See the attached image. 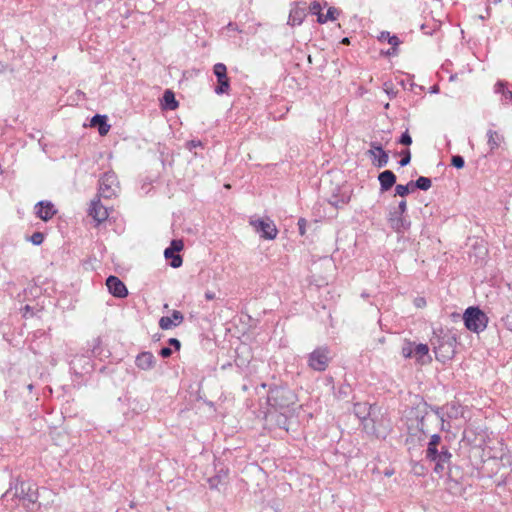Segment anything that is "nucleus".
Segmentation results:
<instances>
[{"instance_id": "1", "label": "nucleus", "mask_w": 512, "mask_h": 512, "mask_svg": "<svg viewBox=\"0 0 512 512\" xmlns=\"http://www.w3.org/2000/svg\"><path fill=\"white\" fill-rule=\"evenodd\" d=\"M3 498L8 502L10 499L14 502L12 506L22 504L29 508L38 500V487L29 481L14 479L10 482L9 489L4 493Z\"/></svg>"}, {"instance_id": "2", "label": "nucleus", "mask_w": 512, "mask_h": 512, "mask_svg": "<svg viewBox=\"0 0 512 512\" xmlns=\"http://www.w3.org/2000/svg\"><path fill=\"white\" fill-rule=\"evenodd\" d=\"M296 401V394L291 389L284 386L271 388L267 397L268 404L282 415H287L291 412Z\"/></svg>"}, {"instance_id": "3", "label": "nucleus", "mask_w": 512, "mask_h": 512, "mask_svg": "<svg viewBox=\"0 0 512 512\" xmlns=\"http://www.w3.org/2000/svg\"><path fill=\"white\" fill-rule=\"evenodd\" d=\"M463 320L466 328L475 333L484 331L488 323L486 314L478 307L467 308Z\"/></svg>"}, {"instance_id": "4", "label": "nucleus", "mask_w": 512, "mask_h": 512, "mask_svg": "<svg viewBox=\"0 0 512 512\" xmlns=\"http://www.w3.org/2000/svg\"><path fill=\"white\" fill-rule=\"evenodd\" d=\"M330 361L331 351L326 346L318 347L308 355V366L314 371H325Z\"/></svg>"}, {"instance_id": "5", "label": "nucleus", "mask_w": 512, "mask_h": 512, "mask_svg": "<svg viewBox=\"0 0 512 512\" xmlns=\"http://www.w3.org/2000/svg\"><path fill=\"white\" fill-rule=\"evenodd\" d=\"M119 183L114 172L105 173L99 181V195L110 199L117 195Z\"/></svg>"}, {"instance_id": "6", "label": "nucleus", "mask_w": 512, "mask_h": 512, "mask_svg": "<svg viewBox=\"0 0 512 512\" xmlns=\"http://www.w3.org/2000/svg\"><path fill=\"white\" fill-rule=\"evenodd\" d=\"M250 225L260 234L261 238L273 240L277 237L278 229L270 219H251Z\"/></svg>"}, {"instance_id": "7", "label": "nucleus", "mask_w": 512, "mask_h": 512, "mask_svg": "<svg viewBox=\"0 0 512 512\" xmlns=\"http://www.w3.org/2000/svg\"><path fill=\"white\" fill-rule=\"evenodd\" d=\"M213 72L217 77L218 85L214 88V92L218 95L226 94L229 91L230 84L227 77V68L223 63H217L213 67Z\"/></svg>"}, {"instance_id": "8", "label": "nucleus", "mask_w": 512, "mask_h": 512, "mask_svg": "<svg viewBox=\"0 0 512 512\" xmlns=\"http://www.w3.org/2000/svg\"><path fill=\"white\" fill-rule=\"evenodd\" d=\"M390 227L398 234H404L410 229L411 222L404 214L390 211L388 217Z\"/></svg>"}, {"instance_id": "9", "label": "nucleus", "mask_w": 512, "mask_h": 512, "mask_svg": "<svg viewBox=\"0 0 512 512\" xmlns=\"http://www.w3.org/2000/svg\"><path fill=\"white\" fill-rule=\"evenodd\" d=\"M373 164L378 168H383L388 164V153L382 148L379 143H371V149L368 151Z\"/></svg>"}, {"instance_id": "10", "label": "nucleus", "mask_w": 512, "mask_h": 512, "mask_svg": "<svg viewBox=\"0 0 512 512\" xmlns=\"http://www.w3.org/2000/svg\"><path fill=\"white\" fill-rule=\"evenodd\" d=\"M106 286L114 297L125 298L128 295L125 284L116 276H109L106 279Z\"/></svg>"}, {"instance_id": "11", "label": "nucleus", "mask_w": 512, "mask_h": 512, "mask_svg": "<svg viewBox=\"0 0 512 512\" xmlns=\"http://www.w3.org/2000/svg\"><path fill=\"white\" fill-rule=\"evenodd\" d=\"M89 215L97 224H100L108 218L109 213L107 208L100 203V200H93L89 208Z\"/></svg>"}, {"instance_id": "12", "label": "nucleus", "mask_w": 512, "mask_h": 512, "mask_svg": "<svg viewBox=\"0 0 512 512\" xmlns=\"http://www.w3.org/2000/svg\"><path fill=\"white\" fill-rule=\"evenodd\" d=\"M183 319V314L178 310H174L171 316H163L160 318L159 327L163 330H169L172 327L180 325Z\"/></svg>"}, {"instance_id": "13", "label": "nucleus", "mask_w": 512, "mask_h": 512, "mask_svg": "<svg viewBox=\"0 0 512 512\" xmlns=\"http://www.w3.org/2000/svg\"><path fill=\"white\" fill-rule=\"evenodd\" d=\"M306 17V7L305 4L300 6L299 4H295L289 13L287 24L290 26H298L301 25Z\"/></svg>"}, {"instance_id": "14", "label": "nucleus", "mask_w": 512, "mask_h": 512, "mask_svg": "<svg viewBox=\"0 0 512 512\" xmlns=\"http://www.w3.org/2000/svg\"><path fill=\"white\" fill-rule=\"evenodd\" d=\"M35 208L37 216L44 221L50 220L56 214V209L50 201H40Z\"/></svg>"}, {"instance_id": "15", "label": "nucleus", "mask_w": 512, "mask_h": 512, "mask_svg": "<svg viewBox=\"0 0 512 512\" xmlns=\"http://www.w3.org/2000/svg\"><path fill=\"white\" fill-rule=\"evenodd\" d=\"M155 363V356L149 351L141 352L137 355L135 360L136 366L145 371L152 369L155 366Z\"/></svg>"}, {"instance_id": "16", "label": "nucleus", "mask_w": 512, "mask_h": 512, "mask_svg": "<svg viewBox=\"0 0 512 512\" xmlns=\"http://www.w3.org/2000/svg\"><path fill=\"white\" fill-rule=\"evenodd\" d=\"M378 181L381 191L385 192L396 183V175L391 170H385L378 175Z\"/></svg>"}, {"instance_id": "17", "label": "nucleus", "mask_w": 512, "mask_h": 512, "mask_svg": "<svg viewBox=\"0 0 512 512\" xmlns=\"http://www.w3.org/2000/svg\"><path fill=\"white\" fill-rule=\"evenodd\" d=\"M91 126L96 127L101 136L106 135L110 130V125L107 123L106 115H95L91 119Z\"/></svg>"}, {"instance_id": "18", "label": "nucleus", "mask_w": 512, "mask_h": 512, "mask_svg": "<svg viewBox=\"0 0 512 512\" xmlns=\"http://www.w3.org/2000/svg\"><path fill=\"white\" fill-rule=\"evenodd\" d=\"M429 347L426 344H415L413 348V357L417 362L424 364L430 361V357L428 355Z\"/></svg>"}, {"instance_id": "19", "label": "nucleus", "mask_w": 512, "mask_h": 512, "mask_svg": "<svg viewBox=\"0 0 512 512\" xmlns=\"http://www.w3.org/2000/svg\"><path fill=\"white\" fill-rule=\"evenodd\" d=\"M504 142V136L495 130L487 131V144L489 146L490 152L498 149L501 144Z\"/></svg>"}, {"instance_id": "20", "label": "nucleus", "mask_w": 512, "mask_h": 512, "mask_svg": "<svg viewBox=\"0 0 512 512\" xmlns=\"http://www.w3.org/2000/svg\"><path fill=\"white\" fill-rule=\"evenodd\" d=\"M495 93L501 94V102L504 105L512 103V91L507 87L506 83L499 81L494 86Z\"/></svg>"}, {"instance_id": "21", "label": "nucleus", "mask_w": 512, "mask_h": 512, "mask_svg": "<svg viewBox=\"0 0 512 512\" xmlns=\"http://www.w3.org/2000/svg\"><path fill=\"white\" fill-rule=\"evenodd\" d=\"M441 441V437L438 434H433L428 443V447L426 450V458L428 460H435V455L438 452L437 446Z\"/></svg>"}, {"instance_id": "22", "label": "nucleus", "mask_w": 512, "mask_h": 512, "mask_svg": "<svg viewBox=\"0 0 512 512\" xmlns=\"http://www.w3.org/2000/svg\"><path fill=\"white\" fill-rule=\"evenodd\" d=\"M162 107L166 110H175L178 107V101L171 90H166L163 94Z\"/></svg>"}, {"instance_id": "23", "label": "nucleus", "mask_w": 512, "mask_h": 512, "mask_svg": "<svg viewBox=\"0 0 512 512\" xmlns=\"http://www.w3.org/2000/svg\"><path fill=\"white\" fill-rule=\"evenodd\" d=\"M434 349L437 358H439V356H442L443 359L450 358V355H452L454 352L453 343L452 341H450V339H448L446 343L440 344L439 346H435Z\"/></svg>"}, {"instance_id": "24", "label": "nucleus", "mask_w": 512, "mask_h": 512, "mask_svg": "<svg viewBox=\"0 0 512 512\" xmlns=\"http://www.w3.org/2000/svg\"><path fill=\"white\" fill-rule=\"evenodd\" d=\"M164 256L166 259H171L170 266L173 268H179L182 265V257L170 250V248H166L164 251Z\"/></svg>"}, {"instance_id": "25", "label": "nucleus", "mask_w": 512, "mask_h": 512, "mask_svg": "<svg viewBox=\"0 0 512 512\" xmlns=\"http://www.w3.org/2000/svg\"><path fill=\"white\" fill-rule=\"evenodd\" d=\"M338 15H339L338 9H336L335 7H330L327 10L326 14H322V13L319 14V16L317 17V22L320 24H324L328 20H331V21L336 20Z\"/></svg>"}, {"instance_id": "26", "label": "nucleus", "mask_w": 512, "mask_h": 512, "mask_svg": "<svg viewBox=\"0 0 512 512\" xmlns=\"http://www.w3.org/2000/svg\"><path fill=\"white\" fill-rule=\"evenodd\" d=\"M410 185L420 190L427 191L431 188L432 181L428 177L420 176L416 181H410Z\"/></svg>"}, {"instance_id": "27", "label": "nucleus", "mask_w": 512, "mask_h": 512, "mask_svg": "<svg viewBox=\"0 0 512 512\" xmlns=\"http://www.w3.org/2000/svg\"><path fill=\"white\" fill-rule=\"evenodd\" d=\"M451 457H452V455L449 452V450L445 447H442L441 451L440 452L438 451L436 453L434 461H438V462L444 463L446 465H449Z\"/></svg>"}, {"instance_id": "28", "label": "nucleus", "mask_w": 512, "mask_h": 512, "mask_svg": "<svg viewBox=\"0 0 512 512\" xmlns=\"http://www.w3.org/2000/svg\"><path fill=\"white\" fill-rule=\"evenodd\" d=\"M414 188L415 187H412V185H410V182L407 185L398 184L395 187V194L404 197L408 195Z\"/></svg>"}, {"instance_id": "29", "label": "nucleus", "mask_w": 512, "mask_h": 512, "mask_svg": "<svg viewBox=\"0 0 512 512\" xmlns=\"http://www.w3.org/2000/svg\"><path fill=\"white\" fill-rule=\"evenodd\" d=\"M415 343L411 341H406L402 347L401 353L404 358H412L413 357V348Z\"/></svg>"}, {"instance_id": "30", "label": "nucleus", "mask_w": 512, "mask_h": 512, "mask_svg": "<svg viewBox=\"0 0 512 512\" xmlns=\"http://www.w3.org/2000/svg\"><path fill=\"white\" fill-rule=\"evenodd\" d=\"M184 247V243L182 240L180 239H174L171 241V244L168 248H170V250L174 251L175 253L177 252H180Z\"/></svg>"}, {"instance_id": "31", "label": "nucleus", "mask_w": 512, "mask_h": 512, "mask_svg": "<svg viewBox=\"0 0 512 512\" xmlns=\"http://www.w3.org/2000/svg\"><path fill=\"white\" fill-rule=\"evenodd\" d=\"M451 164L452 166H454L455 168L457 169H461L464 167L465 165V161H464V158L460 155H455L452 157L451 159Z\"/></svg>"}, {"instance_id": "32", "label": "nucleus", "mask_w": 512, "mask_h": 512, "mask_svg": "<svg viewBox=\"0 0 512 512\" xmlns=\"http://www.w3.org/2000/svg\"><path fill=\"white\" fill-rule=\"evenodd\" d=\"M30 241L34 244V245H40L43 243L44 241V234L41 233V232H34L31 237H30Z\"/></svg>"}, {"instance_id": "33", "label": "nucleus", "mask_w": 512, "mask_h": 512, "mask_svg": "<svg viewBox=\"0 0 512 512\" xmlns=\"http://www.w3.org/2000/svg\"><path fill=\"white\" fill-rule=\"evenodd\" d=\"M387 42L392 46L393 48V54L397 53V47L400 44V40L396 35H391Z\"/></svg>"}, {"instance_id": "34", "label": "nucleus", "mask_w": 512, "mask_h": 512, "mask_svg": "<svg viewBox=\"0 0 512 512\" xmlns=\"http://www.w3.org/2000/svg\"><path fill=\"white\" fill-rule=\"evenodd\" d=\"M399 143H400V144H402V145H406V146L411 145V143H412V138H411V136H410V134H409V132H408V131H405V132L401 135V137H400V139H399Z\"/></svg>"}, {"instance_id": "35", "label": "nucleus", "mask_w": 512, "mask_h": 512, "mask_svg": "<svg viewBox=\"0 0 512 512\" xmlns=\"http://www.w3.org/2000/svg\"><path fill=\"white\" fill-rule=\"evenodd\" d=\"M410 160H411V153L409 150H406L404 153H403V157L402 159L400 160L399 164L401 166H406L410 163Z\"/></svg>"}, {"instance_id": "36", "label": "nucleus", "mask_w": 512, "mask_h": 512, "mask_svg": "<svg viewBox=\"0 0 512 512\" xmlns=\"http://www.w3.org/2000/svg\"><path fill=\"white\" fill-rule=\"evenodd\" d=\"M310 11L317 15V17L319 16V14H321V5L319 2H312L311 5H310Z\"/></svg>"}, {"instance_id": "37", "label": "nucleus", "mask_w": 512, "mask_h": 512, "mask_svg": "<svg viewBox=\"0 0 512 512\" xmlns=\"http://www.w3.org/2000/svg\"><path fill=\"white\" fill-rule=\"evenodd\" d=\"M407 210V203L405 200H401L398 204V207L395 208L393 211L397 212L398 214H405Z\"/></svg>"}, {"instance_id": "38", "label": "nucleus", "mask_w": 512, "mask_h": 512, "mask_svg": "<svg viewBox=\"0 0 512 512\" xmlns=\"http://www.w3.org/2000/svg\"><path fill=\"white\" fill-rule=\"evenodd\" d=\"M502 320L506 328L512 331V311L509 312L505 317H503Z\"/></svg>"}, {"instance_id": "39", "label": "nucleus", "mask_w": 512, "mask_h": 512, "mask_svg": "<svg viewBox=\"0 0 512 512\" xmlns=\"http://www.w3.org/2000/svg\"><path fill=\"white\" fill-rule=\"evenodd\" d=\"M186 147H187V149L192 151L193 149H195L197 147H202V142L200 140H191V141L187 142Z\"/></svg>"}, {"instance_id": "40", "label": "nucleus", "mask_w": 512, "mask_h": 512, "mask_svg": "<svg viewBox=\"0 0 512 512\" xmlns=\"http://www.w3.org/2000/svg\"><path fill=\"white\" fill-rule=\"evenodd\" d=\"M435 462H436V465H435L434 471H435V473L441 475L445 471V469L447 468L448 465L438 462V461H435Z\"/></svg>"}, {"instance_id": "41", "label": "nucleus", "mask_w": 512, "mask_h": 512, "mask_svg": "<svg viewBox=\"0 0 512 512\" xmlns=\"http://www.w3.org/2000/svg\"><path fill=\"white\" fill-rule=\"evenodd\" d=\"M159 354L163 357V358H168L171 356L172 354V350L169 348V347H163Z\"/></svg>"}, {"instance_id": "42", "label": "nucleus", "mask_w": 512, "mask_h": 512, "mask_svg": "<svg viewBox=\"0 0 512 512\" xmlns=\"http://www.w3.org/2000/svg\"><path fill=\"white\" fill-rule=\"evenodd\" d=\"M168 342H169V344L171 346H174L176 350L180 349L181 344H180V341L178 339L170 338Z\"/></svg>"}, {"instance_id": "43", "label": "nucleus", "mask_w": 512, "mask_h": 512, "mask_svg": "<svg viewBox=\"0 0 512 512\" xmlns=\"http://www.w3.org/2000/svg\"><path fill=\"white\" fill-rule=\"evenodd\" d=\"M390 36H391L390 32H388V31H382V32L380 33V35H379L378 39H379L380 41H385V40H388Z\"/></svg>"}, {"instance_id": "44", "label": "nucleus", "mask_w": 512, "mask_h": 512, "mask_svg": "<svg viewBox=\"0 0 512 512\" xmlns=\"http://www.w3.org/2000/svg\"><path fill=\"white\" fill-rule=\"evenodd\" d=\"M205 298H206V300H209V301L213 300V299H215V293L212 291H206Z\"/></svg>"}, {"instance_id": "45", "label": "nucleus", "mask_w": 512, "mask_h": 512, "mask_svg": "<svg viewBox=\"0 0 512 512\" xmlns=\"http://www.w3.org/2000/svg\"><path fill=\"white\" fill-rule=\"evenodd\" d=\"M298 225H299L300 233L304 234L305 220L304 219H300L299 222H298Z\"/></svg>"}, {"instance_id": "46", "label": "nucleus", "mask_w": 512, "mask_h": 512, "mask_svg": "<svg viewBox=\"0 0 512 512\" xmlns=\"http://www.w3.org/2000/svg\"><path fill=\"white\" fill-rule=\"evenodd\" d=\"M416 305H417L418 307H422L423 305H425V300H424L423 298H421V299H417V300H416Z\"/></svg>"}, {"instance_id": "47", "label": "nucleus", "mask_w": 512, "mask_h": 512, "mask_svg": "<svg viewBox=\"0 0 512 512\" xmlns=\"http://www.w3.org/2000/svg\"><path fill=\"white\" fill-rule=\"evenodd\" d=\"M227 29H229V30H237V26L234 23H229L227 25Z\"/></svg>"}, {"instance_id": "48", "label": "nucleus", "mask_w": 512, "mask_h": 512, "mask_svg": "<svg viewBox=\"0 0 512 512\" xmlns=\"http://www.w3.org/2000/svg\"><path fill=\"white\" fill-rule=\"evenodd\" d=\"M342 43L349 44L350 43L349 38H347V37L343 38Z\"/></svg>"}, {"instance_id": "49", "label": "nucleus", "mask_w": 512, "mask_h": 512, "mask_svg": "<svg viewBox=\"0 0 512 512\" xmlns=\"http://www.w3.org/2000/svg\"><path fill=\"white\" fill-rule=\"evenodd\" d=\"M387 55H394L393 54V48L389 49L387 52H386Z\"/></svg>"}, {"instance_id": "50", "label": "nucleus", "mask_w": 512, "mask_h": 512, "mask_svg": "<svg viewBox=\"0 0 512 512\" xmlns=\"http://www.w3.org/2000/svg\"><path fill=\"white\" fill-rule=\"evenodd\" d=\"M32 388H33V385H32V384L28 385V389H29V390H32Z\"/></svg>"}]
</instances>
